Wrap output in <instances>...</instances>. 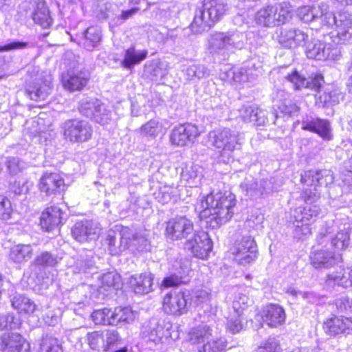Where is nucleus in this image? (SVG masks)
<instances>
[{"mask_svg": "<svg viewBox=\"0 0 352 352\" xmlns=\"http://www.w3.org/2000/svg\"><path fill=\"white\" fill-rule=\"evenodd\" d=\"M300 182L310 188H305L300 192V198L306 205L298 208L300 216L296 217L295 220L301 225L296 226L295 232L299 236H305L311 234V228L309 223L304 222L316 218L320 212L319 206L316 204L320 198L318 187L332 184L333 175L328 170L309 169L301 174Z\"/></svg>", "mask_w": 352, "mask_h": 352, "instance_id": "f257e3e1", "label": "nucleus"}, {"mask_svg": "<svg viewBox=\"0 0 352 352\" xmlns=\"http://www.w3.org/2000/svg\"><path fill=\"white\" fill-rule=\"evenodd\" d=\"M236 204V196L231 191H211L200 201L199 219L204 221L208 228H218L231 221Z\"/></svg>", "mask_w": 352, "mask_h": 352, "instance_id": "f03ea898", "label": "nucleus"}, {"mask_svg": "<svg viewBox=\"0 0 352 352\" xmlns=\"http://www.w3.org/2000/svg\"><path fill=\"white\" fill-rule=\"evenodd\" d=\"M63 138L71 143H84L93 135L91 125L85 120L73 118L65 122L62 126Z\"/></svg>", "mask_w": 352, "mask_h": 352, "instance_id": "7ed1b4c3", "label": "nucleus"}, {"mask_svg": "<svg viewBox=\"0 0 352 352\" xmlns=\"http://www.w3.org/2000/svg\"><path fill=\"white\" fill-rule=\"evenodd\" d=\"M91 80L89 72L78 67H69L60 76L63 89L69 92H81L88 87Z\"/></svg>", "mask_w": 352, "mask_h": 352, "instance_id": "20e7f679", "label": "nucleus"}, {"mask_svg": "<svg viewBox=\"0 0 352 352\" xmlns=\"http://www.w3.org/2000/svg\"><path fill=\"white\" fill-rule=\"evenodd\" d=\"M164 234L171 241L186 239L194 232L193 222L186 215H177L164 223Z\"/></svg>", "mask_w": 352, "mask_h": 352, "instance_id": "39448f33", "label": "nucleus"}, {"mask_svg": "<svg viewBox=\"0 0 352 352\" xmlns=\"http://www.w3.org/2000/svg\"><path fill=\"white\" fill-rule=\"evenodd\" d=\"M37 188L46 197L63 195L67 188L65 179L60 173L46 171L39 178Z\"/></svg>", "mask_w": 352, "mask_h": 352, "instance_id": "423d86ee", "label": "nucleus"}, {"mask_svg": "<svg viewBox=\"0 0 352 352\" xmlns=\"http://www.w3.org/2000/svg\"><path fill=\"white\" fill-rule=\"evenodd\" d=\"M87 344L94 351L107 352L120 342L119 333L114 329L95 330L87 333Z\"/></svg>", "mask_w": 352, "mask_h": 352, "instance_id": "0eeeda50", "label": "nucleus"}, {"mask_svg": "<svg viewBox=\"0 0 352 352\" xmlns=\"http://www.w3.org/2000/svg\"><path fill=\"white\" fill-rule=\"evenodd\" d=\"M261 325H266L271 329H277L285 324L287 314L283 306L278 303H267L263 305L256 313Z\"/></svg>", "mask_w": 352, "mask_h": 352, "instance_id": "6e6552de", "label": "nucleus"}, {"mask_svg": "<svg viewBox=\"0 0 352 352\" xmlns=\"http://www.w3.org/2000/svg\"><path fill=\"white\" fill-rule=\"evenodd\" d=\"M190 238H187L184 243L186 250L190 251L193 256L206 260L212 250L213 243L207 233L195 231Z\"/></svg>", "mask_w": 352, "mask_h": 352, "instance_id": "1a4fd4ad", "label": "nucleus"}, {"mask_svg": "<svg viewBox=\"0 0 352 352\" xmlns=\"http://www.w3.org/2000/svg\"><path fill=\"white\" fill-rule=\"evenodd\" d=\"M200 134L196 124L186 122L173 127L169 134V141L173 146L184 147L192 144Z\"/></svg>", "mask_w": 352, "mask_h": 352, "instance_id": "9d476101", "label": "nucleus"}, {"mask_svg": "<svg viewBox=\"0 0 352 352\" xmlns=\"http://www.w3.org/2000/svg\"><path fill=\"white\" fill-rule=\"evenodd\" d=\"M208 141L219 156L230 155L235 149L234 135L229 129H218L210 131Z\"/></svg>", "mask_w": 352, "mask_h": 352, "instance_id": "9b49d317", "label": "nucleus"}, {"mask_svg": "<svg viewBox=\"0 0 352 352\" xmlns=\"http://www.w3.org/2000/svg\"><path fill=\"white\" fill-rule=\"evenodd\" d=\"M162 309L173 316L184 314L188 311V296L184 291L168 292L162 298Z\"/></svg>", "mask_w": 352, "mask_h": 352, "instance_id": "f8f14e48", "label": "nucleus"}, {"mask_svg": "<svg viewBox=\"0 0 352 352\" xmlns=\"http://www.w3.org/2000/svg\"><path fill=\"white\" fill-rule=\"evenodd\" d=\"M257 245L253 237H243L232 250L235 261L240 265L250 264L257 257Z\"/></svg>", "mask_w": 352, "mask_h": 352, "instance_id": "ddd939ff", "label": "nucleus"}, {"mask_svg": "<svg viewBox=\"0 0 352 352\" xmlns=\"http://www.w3.org/2000/svg\"><path fill=\"white\" fill-rule=\"evenodd\" d=\"M322 328L330 337L349 335L352 333V317L333 314L323 321Z\"/></svg>", "mask_w": 352, "mask_h": 352, "instance_id": "4468645a", "label": "nucleus"}, {"mask_svg": "<svg viewBox=\"0 0 352 352\" xmlns=\"http://www.w3.org/2000/svg\"><path fill=\"white\" fill-rule=\"evenodd\" d=\"M30 344L20 333H6L0 336V352H30Z\"/></svg>", "mask_w": 352, "mask_h": 352, "instance_id": "2eb2a0df", "label": "nucleus"}, {"mask_svg": "<svg viewBox=\"0 0 352 352\" xmlns=\"http://www.w3.org/2000/svg\"><path fill=\"white\" fill-rule=\"evenodd\" d=\"M63 215V210L60 207L55 205L47 206L40 215L41 228L45 232H52L62 224Z\"/></svg>", "mask_w": 352, "mask_h": 352, "instance_id": "dca6fc26", "label": "nucleus"}, {"mask_svg": "<svg viewBox=\"0 0 352 352\" xmlns=\"http://www.w3.org/2000/svg\"><path fill=\"white\" fill-rule=\"evenodd\" d=\"M155 276L151 272L135 274L129 278L131 289L137 294H147L153 290Z\"/></svg>", "mask_w": 352, "mask_h": 352, "instance_id": "f3484780", "label": "nucleus"}, {"mask_svg": "<svg viewBox=\"0 0 352 352\" xmlns=\"http://www.w3.org/2000/svg\"><path fill=\"white\" fill-rule=\"evenodd\" d=\"M302 129L317 134L324 140L331 141L333 139L331 123L327 119L313 118L303 122Z\"/></svg>", "mask_w": 352, "mask_h": 352, "instance_id": "a211bd4d", "label": "nucleus"}, {"mask_svg": "<svg viewBox=\"0 0 352 352\" xmlns=\"http://www.w3.org/2000/svg\"><path fill=\"white\" fill-rule=\"evenodd\" d=\"M202 10L214 25L226 14L228 6L225 0H202Z\"/></svg>", "mask_w": 352, "mask_h": 352, "instance_id": "6ab92c4d", "label": "nucleus"}, {"mask_svg": "<svg viewBox=\"0 0 352 352\" xmlns=\"http://www.w3.org/2000/svg\"><path fill=\"white\" fill-rule=\"evenodd\" d=\"M72 237L80 243L90 241L96 234V228L94 223L89 220L77 221L71 230Z\"/></svg>", "mask_w": 352, "mask_h": 352, "instance_id": "aec40b11", "label": "nucleus"}, {"mask_svg": "<svg viewBox=\"0 0 352 352\" xmlns=\"http://www.w3.org/2000/svg\"><path fill=\"white\" fill-rule=\"evenodd\" d=\"M52 91L51 82L44 80L38 84L32 82L28 85L25 93L32 100L43 101L48 98Z\"/></svg>", "mask_w": 352, "mask_h": 352, "instance_id": "412c9836", "label": "nucleus"}, {"mask_svg": "<svg viewBox=\"0 0 352 352\" xmlns=\"http://www.w3.org/2000/svg\"><path fill=\"white\" fill-rule=\"evenodd\" d=\"M274 14L276 26H280L289 22L292 16L294 8L287 1H282L271 4Z\"/></svg>", "mask_w": 352, "mask_h": 352, "instance_id": "4be33fe9", "label": "nucleus"}, {"mask_svg": "<svg viewBox=\"0 0 352 352\" xmlns=\"http://www.w3.org/2000/svg\"><path fill=\"white\" fill-rule=\"evenodd\" d=\"M147 56L148 51L146 50L138 52L134 46H131L125 50L121 65L126 69H131L135 65L144 60Z\"/></svg>", "mask_w": 352, "mask_h": 352, "instance_id": "5701e85b", "label": "nucleus"}, {"mask_svg": "<svg viewBox=\"0 0 352 352\" xmlns=\"http://www.w3.org/2000/svg\"><path fill=\"white\" fill-rule=\"evenodd\" d=\"M114 326L125 325L135 320V314L129 306L112 307Z\"/></svg>", "mask_w": 352, "mask_h": 352, "instance_id": "b1692460", "label": "nucleus"}, {"mask_svg": "<svg viewBox=\"0 0 352 352\" xmlns=\"http://www.w3.org/2000/svg\"><path fill=\"white\" fill-rule=\"evenodd\" d=\"M78 109L81 114L96 122L102 119L101 105L97 100H82Z\"/></svg>", "mask_w": 352, "mask_h": 352, "instance_id": "393cba45", "label": "nucleus"}, {"mask_svg": "<svg viewBox=\"0 0 352 352\" xmlns=\"http://www.w3.org/2000/svg\"><path fill=\"white\" fill-rule=\"evenodd\" d=\"M91 321L99 326H114L112 307L94 309L90 315Z\"/></svg>", "mask_w": 352, "mask_h": 352, "instance_id": "a878e982", "label": "nucleus"}, {"mask_svg": "<svg viewBox=\"0 0 352 352\" xmlns=\"http://www.w3.org/2000/svg\"><path fill=\"white\" fill-rule=\"evenodd\" d=\"M310 263L315 268H326L331 265V261L333 259L332 254L327 250H317L311 252Z\"/></svg>", "mask_w": 352, "mask_h": 352, "instance_id": "bb28decb", "label": "nucleus"}, {"mask_svg": "<svg viewBox=\"0 0 352 352\" xmlns=\"http://www.w3.org/2000/svg\"><path fill=\"white\" fill-rule=\"evenodd\" d=\"M274 14L271 4L260 8L256 13L255 21L261 26L273 28L276 26Z\"/></svg>", "mask_w": 352, "mask_h": 352, "instance_id": "cd10ccee", "label": "nucleus"}, {"mask_svg": "<svg viewBox=\"0 0 352 352\" xmlns=\"http://www.w3.org/2000/svg\"><path fill=\"white\" fill-rule=\"evenodd\" d=\"M32 19L36 24L43 28H49L52 25V19L50 10L44 4L36 7L32 14Z\"/></svg>", "mask_w": 352, "mask_h": 352, "instance_id": "c85d7f7f", "label": "nucleus"}, {"mask_svg": "<svg viewBox=\"0 0 352 352\" xmlns=\"http://www.w3.org/2000/svg\"><path fill=\"white\" fill-rule=\"evenodd\" d=\"M12 305L20 314H32L36 309L34 302L22 295L14 297Z\"/></svg>", "mask_w": 352, "mask_h": 352, "instance_id": "c756f323", "label": "nucleus"}, {"mask_svg": "<svg viewBox=\"0 0 352 352\" xmlns=\"http://www.w3.org/2000/svg\"><path fill=\"white\" fill-rule=\"evenodd\" d=\"M205 12L201 9L199 14H195L190 24V29L194 34H199L214 25L210 21L209 18L205 16Z\"/></svg>", "mask_w": 352, "mask_h": 352, "instance_id": "7c9ffc66", "label": "nucleus"}, {"mask_svg": "<svg viewBox=\"0 0 352 352\" xmlns=\"http://www.w3.org/2000/svg\"><path fill=\"white\" fill-rule=\"evenodd\" d=\"M32 255V250L29 245H16L10 252V258L15 263H23L29 260Z\"/></svg>", "mask_w": 352, "mask_h": 352, "instance_id": "2f4dec72", "label": "nucleus"}, {"mask_svg": "<svg viewBox=\"0 0 352 352\" xmlns=\"http://www.w3.org/2000/svg\"><path fill=\"white\" fill-rule=\"evenodd\" d=\"M122 239L123 237L122 236L120 239V245L117 247L116 236L115 232L113 231L107 234L104 239L102 245L107 248L111 255H117L126 250L129 247L126 241L123 245Z\"/></svg>", "mask_w": 352, "mask_h": 352, "instance_id": "473e14b6", "label": "nucleus"}, {"mask_svg": "<svg viewBox=\"0 0 352 352\" xmlns=\"http://www.w3.org/2000/svg\"><path fill=\"white\" fill-rule=\"evenodd\" d=\"M252 305V300L245 294L239 295L232 303L234 311L239 317L246 316Z\"/></svg>", "mask_w": 352, "mask_h": 352, "instance_id": "72a5a7b5", "label": "nucleus"}, {"mask_svg": "<svg viewBox=\"0 0 352 352\" xmlns=\"http://www.w3.org/2000/svg\"><path fill=\"white\" fill-rule=\"evenodd\" d=\"M100 282L101 289L104 291H111L119 288L120 278L113 272H107L102 275Z\"/></svg>", "mask_w": 352, "mask_h": 352, "instance_id": "f704fd0d", "label": "nucleus"}, {"mask_svg": "<svg viewBox=\"0 0 352 352\" xmlns=\"http://www.w3.org/2000/svg\"><path fill=\"white\" fill-rule=\"evenodd\" d=\"M185 276L179 275L176 273L166 276L162 280V286L164 288L177 287L181 285H187L189 280H186Z\"/></svg>", "mask_w": 352, "mask_h": 352, "instance_id": "c9c22d12", "label": "nucleus"}, {"mask_svg": "<svg viewBox=\"0 0 352 352\" xmlns=\"http://www.w3.org/2000/svg\"><path fill=\"white\" fill-rule=\"evenodd\" d=\"M40 352H63V347L58 338L46 336L41 340Z\"/></svg>", "mask_w": 352, "mask_h": 352, "instance_id": "e433bc0d", "label": "nucleus"}, {"mask_svg": "<svg viewBox=\"0 0 352 352\" xmlns=\"http://www.w3.org/2000/svg\"><path fill=\"white\" fill-rule=\"evenodd\" d=\"M350 242V232L347 230L338 231L331 239V245L335 248L343 250L348 247Z\"/></svg>", "mask_w": 352, "mask_h": 352, "instance_id": "4c0bfd02", "label": "nucleus"}, {"mask_svg": "<svg viewBox=\"0 0 352 352\" xmlns=\"http://www.w3.org/2000/svg\"><path fill=\"white\" fill-rule=\"evenodd\" d=\"M85 45L87 47H96L101 41V32L94 26H90L85 32Z\"/></svg>", "mask_w": 352, "mask_h": 352, "instance_id": "58836bf2", "label": "nucleus"}, {"mask_svg": "<svg viewBox=\"0 0 352 352\" xmlns=\"http://www.w3.org/2000/svg\"><path fill=\"white\" fill-rule=\"evenodd\" d=\"M285 79L293 85L294 90H300L305 88L307 78L297 69H294L285 76Z\"/></svg>", "mask_w": 352, "mask_h": 352, "instance_id": "ea45409f", "label": "nucleus"}, {"mask_svg": "<svg viewBox=\"0 0 352 352\" xmlns=\"http://www.w3.org/2000/svg\"><path fill=\"white\" fill-rule=\"evenodd\" d=\"M12 204L6 196L0 194V220L6 221L12 217Z\"/></svg>", "mask_w": 352, "mask_h": 352, "instance_id": "a19ab883", "label": "nucleus"}, {"mask_svg": "<svg viewBox=\"0 0 352 352\" xmlns=\"http://www.w3.org/2000/svg\"><path fill=\"white\" fill-rule=\"evenodd\" d=\"M281 346L275 338H269L263 343L259 345L256 352H282Z\"/></svg>", "mask_w": 352, "mask_h": 352, "instance_id": "79ce46f5", "label": "nucleus"}, {"mask_svg": "<svg viewBox=\"0 0 352 352\" xmlns=\"http://www.w3.org/2000/svg\"><path fill=\"white\" fill-rule=\"evenodd\" d=\"M139 131L143 135L155 137L159 132V122L153 119L150 120L142 124Z\"/></svg>", "mask_w": 352, "mask_h": 352, "instance_id": "37998d69", "label": "nucleus"}, {"mask_svg": "<svg viewBox=\"0 0 352 352\" xmlns=\"http://www.w3.org/2000/svg\"><path fill=\"white\" fill-rule=\"evenodd\" d=\"M241 317L238 316L235 313L229 316L226 324V329L232 333H238L243 328Z\"/></svg>", "mask_w": 352, "mask_h": 352, "instance_id": "c03bdc74", "label": "nucleus"}, {"mask_svg": "<svg viewBox=\"0 0 352 352\" xmlns=\"http://www.w3.org/2000/svg\"><path fill=\"white\" fill-rule=\"evenodd\" d=\"M56 263V258L48 252H42L34 259V264L40 267L54 266Z\"/></svg>", "mask_w": 352, "mask_h": 352, "instance_id": "a18cd8bd", "label": "nucleus"}, {"mask_svg": "<svg viewBox=\"0 0 352 352\" xmlns=\"http://www.w3.org/2000/svg\"><path fill=\"white\" fill-rule=\"evenodd\" d=\"M324 82V78L322 74L320 73L315 74L309 81L307 80L305 88L319 93Z\"/></svg>", "mask_w": 352, "mask_h": 352, "instance_id": "49530a36", "label": "nucleus"}, {"mask_svg": "<svg viewBox=\"0 0 352 352\" xmlns=\"http://www.w3.org/2000/svg\"><path fill=\"white\" fill-rule=\"evenodd\" d=\"M28 45L29 43L26 41H14L3 45H0V52L21 50L26 48Z\"/></svg>", "mask_w": 352, "mask_h": 352, "instance_id": "de8ad7c7", "label": "nucleus"}, {"mask_svg": "<svg viewBox=\"0 0 352 352\" xmlns=\"http://www.w3.org/2000/svg\"><path fill=\"white\" fill-rule=\"evenodd\" d=\"M261 109L258 107H248L243 109V115L242 116V120L245 122L254 121H258L257 116L258 112H261Z\"/></svg>", "mask_w": 352, "mask_h": 352, "instance_id": "09e8293b", "label": "nucleus"}, {"mask_svg": "<svg viewBox=\"0 0 352 352\" xmlns=\"http://www.w3.org/2000/svg\"><path fill=\"white\" fill-rule=\"evenodd\" d=\"M138 11H139V8L138 7H134V8H132L127 10H123L121 12L120 17L122 20H126V19L132 17Z\"/></svg>", "mask_w": 352, "mask_h": 352, "instance_id": "8fccbe9b", "label": "nucleus"}, {"mask_svg": "<svg viewBox=\"0 0 352 352\" xmlns=\"http://www.w3.org/2000/svg\"><path fill=\"white\" fill-rule=\"evenodd\" d=\"M13 188H14L13 192H14V194H16V195H21V194H22V190L21 189V186H20V184L19 183L17 184V186H16V184L14 183V185H13Z\"/></svg>", "mask_w": 352, "mask_h": 352, "instance_id": "3c124183", "label": "nucleus"}, {"mask_svg": "<svg viewBox=\"0 0 352 352\" xmlns=\"http://www.w3.org/2000/svg\"><path fill=\"white\" fill-rule=\"evenodd\" d=\"M348 162L349 164V167L351 168V171L352 172V153H351V155L348 159Z\"/></svg>", "mask_w": 352, "mask_h": 352, "instance_id": "603ef678", "label": "nucleus"}, {"mask_svg": "<svg viewBox=\"0 0 352 352\" xmlns=\"http://www.w3.org/2000/svg\"><path fill=\"white\" fill-rule=\"evenodd\" d=\"M41 133H42V132H41V131H38V132L35 133L33 135V137H34V138H40V139H41Z\"/></svg>", "mask_w": 352, "mask_h": 352, "instance_id": "864d4df0", "label": "nucleus"}, {"mask_svg": "<svg viewBox=\"0 0 352 352\" xmlns=\"http://www.w3.org/2000/svg\"><path fill=\"white\" fill-rule=\"evenodd\" d=\"M348 87H349L350 91L352 92V76L350 78V81H349V83L348 85Z\"/></svg>", "mask_w": 352, "mask_h": 352, "instance_id": "5fc2aeb1", "label": "nucleus"}, {"mask_svg": "<svg viewBox=\"0 0 352 352\" xmlns=\"http://www.w3.org/2000/svg\"><path fill=\"white\" fill-rule=\"evenodd\" d=\"M113 352H127V349L126 347H124V348H121L118 350H116Z\"/></svg>", "mask_w": 352, "mask_h": 352, "instance_id": "6e6d98bb", "label": "nucleus"}, {"mask_svg": "<svg viewBox=\"0 0 352 352\" xmlns=\"http://www.w3.org/2000/svg\"><path fill=\"white\" fill-rule=\"evenodd\" d=\"M227 38L226 36H221V38H219L220 41H225V40Z\"/></svg>", "mask_w": 352, "mask_h": 352, "instance_id": "4d7b16f0", "label": "nucleus"}, {"mask_svg": "<svg viewBox=\"0 0 352 352\" xmlns=\"http://www.w3.org/2000/svg\"><path fill=\"white\" fill-rule=\"evenodd\" d=\"M2 78H3V76H0V79H1Z\"/></svg>", "mask_w": 352, "mask_h": 352, "instance_id": "13d9d810", "label": "nucleus"}]
</instances>
